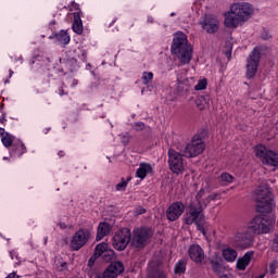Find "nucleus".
<instances>
[{
	"instance_id": "obj_32",
	"label": "nucleus",
	"mask_w": 278,
	"mask_h": 278,
	"mask_svg": "<svg viewBox=\"0 0 278 278\" xmlns=\"http://www.w3.org/2000/svg\"><path fill=\"white\" fill-rule=\"evenodd\" d=\"M220 179L224 184H226V186H229V184H233V176H231V174L229 173H223L220 175Z\"/></svg>"
},
{
	"instance_id": "obj_34",
	"label": "nucleus",
	"mask_w": 278,
	"mask_h": 278,
	"mask_svg": "<svg viewBox=\"0 0 278 278\" xmlns=\"http://www.w3.org/2000/svg\"><path fill=\"white\" fill-rule=\"evenodd\" d=\"M75 53H77V56L79 58V60H81V62L87 61L88 52L86 50L77 49L75 50Z\"/></svg>"
},
{
	"instance_id": "obj_21",
	"label": "nucleus",
	"mask_w": 278,
	"mask_h": 278,
	"mask_svg": "<svg viewBox=\"0 0 278 278\" xmlns=\"http://www.w3.org/2000/svg\"><path fill=\"white\" fill-rule=\"evenodd\" d=\"M222 257H224L225 262L233 263L238 260V251L233 248H224L222 251Z\"/></svg>"
},
{
	"instance_id": "obj_9",
	"label": "nucleus",
	"mask_w": 278,
	"mask_h": 278,
	"mask_svg": "<svg viewBox=\"0 0 278 278\" xmlns=\"http://www.w3.org/2000/svg\"><path fill=\"white\" fill-rule=\"evenodd\" d=\"M168 164L172 173L176 175L181 174L186 170V163H184V155L181 153L175 151L174 149L168 150Z\"/></svg>"
},
{
	"instance_id": "obj_56",
	"label": "nucleus",
	"mask_w": 278,
	"mask_h": 278,
	"mask_svg": "<svg viewBox=\"0 0 278 278\" xmlns=\"http://www.w3.org/2000/svg\"><path fill=\"white\" fill-rule=\"evenodd\" d=\"M170 16H175V13H172Z\"/></svg>"
},
{
	"instance_id": "obj_33",
	"label": "nucleus",
	"mask_w": 278,
	"mask_h": 278,
	"mask_svg": "<svg viewBox=\"0 0 278 278\" xmlns=\"http://www.w3.org/2000/svg\"><path fill=\"white\" fill-rule=\"evenodd\" d=\"M175 273L177 275H181L182 273H186V262L179 261L175 266Z\"/></svg>"
},
{
	"instance_id": "obj_14",
	"label": "nucleus",
	"mask_w": 278,
	"mask_h": 278,
	"mask_svg": "<svg viewBox=\"0 0 278 278\" xmlns=\"http://www.w3.org/2000/svg\"><path fill=\"white\" fill-rule=\"evenodd\" d=\"M199 25H201L202 29H204V31L207 34H216V31H218L220 22H218L215 16L206 15L204 16L203 21L199 22Z\"/></svg>"
},
{
	"instance_id": "obj_52",
	"label": "nucleus",
	"mask_w": 278,
	"mask_h": 278,
	"mask_svg": "<svg viewBox=\"0 0 278 278\" xmlns=\"http://www.w3.org/2000/svg\"><path fill=\"white\" fill-rule=\"evenodd\" d=\"M227 56H228V58H231V52H228V53H227Z\"/></svg>"
},
{
	"instance_id": "obj_4",
	"label": "nucleus",
	"mask_w": 278,
	"mask_h": 278,
	"mask_svg": "<svg viewBox=\"0 0 278 278\" xmlns=\"http://www.w3.org/2000/svg\"><path fill=\"white\" fill-rule=\"evenodd\" d=\"M254 199L261 214H268L275 210V195L267 185H262L254 191Z\"/></svg>"
},
{
	"instance_id": "obj_43",
	"label": "nucleus",
	"mask_w": 278,
	"mask_h": 278,
	"mask_svg": "<svg viewBox=\"0 0 278 278\" xmlns=\"http://www.w3.org/2000/svg\"><path fill=\"white\" fill-rule=\"evenodd\" d=\"M3 123H5V115H2L0 117V125H3Z\"/></svg>"
},
{
	"instance_id": "obj_26",
	"label": "nucleus",
	"mask_w": 278,
	"mask_h": 278,
	"mask_svg": "<svg viewBox=\"0 0 278 278\" xmlns=\"http://www.w3.org/2000/svg\"><path fill=\"white\" fill-rule=\"evenodd\" d=\"M195 105L200 110H206V108H210V96H200L195 100Z\"/></svg>"
},
{
	"instance_id": "obj_42",
	"label": "nucleus",
	"mask_w": 278,
	"mask_h": 278,
	"mask_svg": "<svg viewBox=\"0 0 278 278\" xmlns=\"http://www.w3.org/2000/svg\"><path fill=\"white\" fill-rule=\"evenodd\" d=\"M8 132H5V128L0 127V138L5 136Z\"/></svg>"
},
{
	"instance_id": "obj_3",
	"label": "nucleus",
	"mask_w": 278,
	"mask_h": 278,
	"mask_svg": "<svg viewBox=\"0 0 278 278\" xmlns=\"http://www.w3.org/2000/svg\"><path fill=\"white\" fill-rule=\"evenodd\" d=\"M170 51L178 58L181 64H190L192 60V46L188 43V36L186 34L181 31L175 34Z\"/></svg>"
},
{
	"instance_id": "obj_49",
	"label": "nucleus",
	"mask_w": 278,
	"mask_h": 278,
	"mask_svg": "<svg viewBox=\"0 0 278 278\" xmlns=\"http://www.w3.org/2000/svg\"><path fill=\"white\" fill-rule=\"evenodd\" d=\"M9 73H10V77H12V75H14V72L12 70H10Z\"/></svg>"
},
{
	"instance_id": "obj_2",
	"label": "nucleus",
	"mask_w": 278,
	"mask_h": 278,
	"mask_svg": "<svg viewBox=\"0 0 278 278\" xmlns=\"http://www.w3.org/2000/svg\"><path fill=\"white\" fill-rule=\"evenodd\" d=\"M216 197H218L216 193L207 194L205 189H201L195 195L198 204H191L189 213L185 217L186 225H192L193 223L199 225L203 218V205L206 207L210 202L216 201Z\"/></svg>"
},
{
	"instance_id": "obj_22",
	"label": "nucleus",
	"mask_w": 278,
	"mask_h": 278,
	"mask_svg": "<svg viewBox=\"0 0 278 278\" xmlns=\"http://www.w3.org/2000/svg\"><path fill=\"white\" fill-rule=\"evenodd\" d=\"M253 257V252H247L242 257L237 260V268L238 270H247V266L251 264V258Z\"/></svg>"
},
{
	"instance_id": "obj_8",
	"label": "nucleus",
	"mask_w": 278,
	"mask_h": 278,
	"mask_svg": "<svg viewBox=\"0 0 278 278\" xmlns=\"http://www.w3.org/2000/svg\"><path fill=\"white\" fill-rule=\"evenodd\" d=\"M131 240V230L128 228H122L115 232L113 236V249L116 251H125L127 249V244H129Z\"/></svg>"
},
{
	"instance_id": "obj_28",
	"label": "nucleus",
	"mask_w": 278,
	"mask_h": 278,
	"mask_svg": "<svg viewBox=\"0 0 278 278\" xmlns=\"http://www.w3.org/2000/svg\"><path fill=\"white\" fill-rule=\"evenodd\" d=\"M254 153L256 157H260V160L263 162L266 157V154L268 153V149H266V147L263 144H258L254 148Z\"/></svg>"
},
{
	"instance_id": "obj_37",
	"label": "nucleus",
	"mask_w": 278,
	"mask_h": 278,
	"mask_svg": "<svg viewBox=\"0 0 278 278\" xmlns=\"http://www.w3.org/2000/svg\"><path fill=\"white\" fill-rule=\"evenodd\" d=\"M150 278H166V275L164 274V271H162V270H156V271H154L151 276H150Z\"/></svg>"
},
{
	"instance_id": "obj_20",
	"label": "nucleus",
	"mask_w": 278,
	"mask_h": 278,
	"mask_svg": "<svg viewBox=\"0 0 278 278\" xmlns=\"http://www.w3.org/2000/svg\"><path fill=\"white\" fill-rule=\"evenodd\" d=\"M153 173V167L149 163H140L139 168L136 170V177L144 179L148 175Z\"/></svg>"
},
{
	"instance_id": "obj_35",
	"label": "nucleus",
	"mask_w": 278,
	"mask_h": 278,
	"mask_svg": "<svg viewBox=\"0 0 278 278\" xmlns=\"http://www.w3.org/2000/svg\"><path fill=\"white\" fill-rule=\"evenodd\" d=\"M207 88V79L203 78L194 86V90H205Z\"/></svg>"
},
{
	"instance_id": "obj_6",
	"label": "nucleus",
	"mask_w": 278,
	"mask_h": 278,
	"mask_svg": "<svg viewBox=\"0 0 278 278\" xmlns=\"http://www.w3.org/2000/svg\"><path fill=\"white\" fill-rule=\"evenodd\" d=\"M275 225V218L268 217L267 215H261L254 217L249 224V229L255 233H268Z\"/></svg>"
},
{
	"instance_id": "obj_18",
	"label": "nucleus",
	"mask_w": 278,
	"mask_h": 278,
	"mask_svg": "<svg viewBox=\"0 0 278 278\" xmlns=\"http://www.w3.org/2000/svg\"><path fill=\"white\" fill-rule=\"evenodd\" d=\"M94 255L97 257H101V255H103L106 262H111L114 257V252L112 250H108V243H100L96 247Z\"/></svg>"
},
{
	"instance_id": "obj_50",
	"label": "nucleus",
	"mask_w": 278,
	"mask_h": 278,
	"mask_svg": "<svg viewBox=\"0 0 278 278\" xmlns=\"http://www.w3.org/2000/svg\"><path fill=\"white\" fill-rule=\"evenodd\" d=\"M60 97H64V90L60 91Z\"/></svg>"
},
{
	"instance_id": "obj_17",
	"label": "nucleus",
	"mask_w": 278,
	"mask_h": 278,
	"mask_svg": "<svg viewBox=\"0 0 278 278\" xmlns=\"http://www.w3.org/2000/svg\"><path fill=\"white\" fill-rule=\"evenodd\" d=\"M60 62L61 64H64V66L71 72L79 68V64H77V59L73 56V52L65 53V55L60 59Z\"/></svg>"
},
{
	"instance_id": "obj_31",
	"label": "nucleus",
	"mask_w": 278,
	"mask_h": 278,
	"mask_svg": "<svg viewBox=\"0 0 278 278\" xmlns=\"http://www.w3.org/2000/svg\"><path fill=\"white\" fill-rule=\"evenodd\" d=\"M130 180L131 178H127V180H125V178H122L121 182H118L115 187L117 192L125 191V189L127 188V184H129Z\"/></svg>"
},
{
	"instance_id": "obj_51",
	"label": "nucleus",
	"mask_w": 278,
	"mask_h": 278,
	"mask_svg": "<svg viewBox=\"0 0 278 278\" xmlns=\"http://www.w3.org/2000/svg\"><path fill=\"white\" fill-rule=\"evenodd\" d=\"M219 278H229L227 275H222Z\"/></svg>"
},
{
	"instance_id": "obj_7",
	"label": "nucleus",
	"mask_w": 278,
	"mask_h": 278,
	"mask_svg": "<svg viewBox=\"0 0 278 278\" xmlns=\"http://www.w3.org/2000/svg\"><path fill=\"white\" fill-rule=\"evenodd\" d=\"M205 151V141L201 138V136L195 135L192 137L191 141L187 143L184 153L186 157H197L201 155Z\"/></svg>"
},
{
	"instance_id": "obj_40",
	"label": "nucleus",
	"mask_w": 278,
	"mask_h": 278,
	"mask_svg": "<svg viewBox=\"0 0 278 278\" xmlns=\"http://www.w3.org/2000/svg\"><path fill=\"white\" fill-rule=\"evenodd\" d=\"M144 212H147V210H144V207L140 206L135 211V216H140L141 214H144Z\"/></svg>"
},
{
	"instance_id": "obj_23",
	"label": "nucleus",
	"mask_w": 278,
	"mask_h": 278,
	"mask_svg": "<svg viewBox=\"0 0 278 278\" xmlns=\"http://www.w3.org/2000/svg\"><path fill=\"white\" fill-rule=\"evenodd\" d=\"M111 231H112V226H110V224L105 222L100 223L97 231V240H103L105 236H110Z\"/></svg>"
},
{
	"instance_id": "obj_36",
	"label": "nucleus",
	"mask_w": 278,
	"mask_h": 278,
	"mask_svg": "<svg viewBox=\"0 0 278 278\" xmlns=\"http://www.w3.org/2000/svg\"><path fill=\"white\" fill-rule=\"evenodd\" d=\"M277 268H278V262L277 261H273L269 265V273L270 275H275L277 273Z\"/></svg>"
},
{
	"instance_id": "obj_46",
	"label": "nucleus",
	"mask_w": 278,
	"mask_h": 278,
	"mask_svg": "<svg viewBox=\"0 0 278 278\" xmlns=\"http://www.w3.org/2000/svg\"><path fill=\"white\" fill-rule=\"evenodd\" d=\"M59 227H60L61 229H66V225H65L64 223H60V224H59Z\"/></svg>"
},
{
	"instance_id": "obj_16",
	"label": "nucleus",
	"mask_w": 278,
	"mask_h": 278,
	"mask_svg": "<svg viewBox=\"0 0 278 278\" xmlns=\"http://www.w3.org/2000/svg\"><path fill=\"white\" fill-rule=\"evenodd\" d=\"M189 257L192 260V262H195V264H202L203 260H205V252L203 251V248L199 244H192L189 247L188 250Z\"/></svg>"
},
{
	"instance_id": "obj_44",
	"label": "nucleus",
	"mask_w": 278,
	"mask_h": 278,
	"mask_svg": "<svg viewBox=\"0 0 278 278\" xmlns=\"http://www.w3.org/2000/svg\"><path fill=\"white\" fill-rule=\"evenodd\" d=\"M14 277H16V273L15 271H13V273H11V274H9L7 276V278H14Z\"/></svg>"
},
{
	"instance_id": "obj_39",
	"label": "nucleus",
	"mask_w": 278,
	"mask_h": 278,
	"mask_svg": "<svg viewBox=\"0 0 278 278\" xmlns=\"http://www.w3.org/2000/svg\"><path fill=\"white\" fill-rule=\"evenodd\" d=\"M70 10H71V12H73V10H77L76 12L81 13V11H79V4H77V2H75V1H72Z\"/></svg>"
},
{
	"instance_id": "obj_55",
	"label": "nucleus",
	"mask_w": 278,
	"mask_h": 278,
	"mask_svg": "<svg viewBox=\"0 0 278 278\" xmlns=\"http://www.w3.org/2000/svg\"><path fill=\"white\" fill-rule=\"evenodd\" d=\"M74 86H77V80H74Z\"/></svg>"
},
{
	"instance_id": "obj_11",
	"label": "nucleus",
	"mask_w": 278,
	"mask_h": 278,
	"mask_svg": "<svg viewBox=\"0 0 278 278\" xmlns=\"http://www.w3.org/2000/svg\"><path fill=\"white\" fill-rule=\"evenodd\" d=\"M261 59H262V52L260 51V48H254L248 58V63H247L248 79H252V77H255V74L257 73V68L260 66Z\"/></svg>"
},
{
	"instance_id": "obj_15",
	"label": "nucleus",
	"mask_w": 278,
	"mask_h": 278,
	"mask_svg": "<svg viewBox=\"0 0 278 278\" xmlns=\"http://www.w3.org/2000/svg\"><path fill=\"white\" fill-rule=\"evenodd\" d=\"M125 266L121 262H114L103 271L102 276H97L96 278H116L118 275L124 273Z\"/></svg>"
},
{
	"instance_id": "obj_47",
	"label": "nucleus",
	"mask_w": 278,
	"mask_h": 278,
	"mask_svg": "<svg viewBox=\"0 0 278 278\" xmlns=\"http://www.w3.org/2000/svg\"><path fill=\"white\" fill-rule=\"evenodd\" d=\"M178 84H185V80H181V78L177 77Z\"/></svg>"
},
{
	"instance_id": "obj_54",
	"label": "nucleus",
	"mask_w": 278,
	"mask_h": 278,
	"mask_svg": "<svg viewBox=\"0 0 278 278\" xmlns=\"http://www.w3.org/2000/svg\"><path fill=\"white\" fill-rule=\"evenodd\" d=\"M148 21H149L150 23H153V18H149Z\"/></svg>"
},
{
	"instance_id": "obj_29",
	"label": "nucleus",
	"mask_w": 278,
	"mask_h": 278,
	"mask_svg": "<svg viewBox=\"0 0 278 278\" xmlns=\"http://www.w3.org/2000/svg\"><path fill=\"white\" fill-rule=\"evenodd\" d=\"M2 144L7 148L10 149L12 147V142H14V137L7 132L2 138H1Z\"/></svg>"
},
{
	"instance_id": "obj_57",
	"label": "nucleus",
	"mask_w": 278,
	"mask_h": 278,
	"mask_svg": "<svg viewBox=\"0 0 278 278\" xmlns=\"http://www.w3.org/2000/svg\"><path fill=\"white\" fill-rule=\"evenodd\" d=\"M3 160H8V157H7V156H4V157H3Z\"/></svg>"
},
{
	"instance_id": "obj_25",
	"label": "nucleus",
	"mask_w": 278,
	"mask_h": 278,
	"mask_svg": "<svg viewBox=\"0 0 278 278\" xmlns=\"http://www.w3.org/2000/svg\"><path fill=\"white\" fill-rule=\"evenodd\" d=\"M25 153H27V148L25 147V143H23V141H16L13 144L11 155H17L18 157H21V155Z\"/></svg>"
},
{
	"instance_id": "obj_10",
	"label": "nucleus",
	"mask_w": 278,
	"mask_h": 278,
	"mask_svg": "<svg viewBox=\"0 0 278 278\" xmlns=\"http://www.w3.org/2000/svg\"><path fill=\"white\" fill-rule=\"evenodd\" d=\"M152 237L153 230L151 228H137L132 231V247L140 249L144 247Z\"/></svg>"
},
{
	"instance_id": "obj_27",
	"label": "nucleus",
	"mask_w": 278,
	"mask_h": 278,
	"mask_svg": "<svg viewBox=\"0 0 278 278\" xmlns=\"http://www.w3.org/2000/svg\"><path fill=\"white\" fill-rule=\"evenodd\" d=\"M55 40L60 42V45H68L71 42V35L66 30H60L55 35Z\"/></svg>"
},
{
	"instance_id": "obj_30",
	"label": "nucleus",
	"mask_w": 278,
	"mask_h": 278,
	"mask_svg": "<svg viewBox=\"0 0 278 278\" xmlns=\"http://www.w3.org/2000/svg\"><path fill=\"white\" fill-rule=\"evenodd\" d=\"M141 81L143 86H149L151 81H153V73L152 72H143L141 75Z\"/></svg>"
},
{
	"instance_id": "obj_1",
	"label": "nucleus",
	"mask_w": 278,
	"mask_h": 278,
	"mask_svg": "<svg viewBox=\"0 0 278 278\" xmlns=\"http://www.w3.org/2000/svg\"><path fill=\"white\" fill-rule=\"evenodd\" d=\"M255 14V8L249 2H235L224 13V25L228 29H238L248 23Z\"/></svg>"
},
{
	"instance_id": "obj_13",
	"label": "nucleus",
	"mask_w": 278,
	"mask_h": 278,
	"mask_svg": "<svg viewBox=\"0 0 278 278\" xmlns=\"http://www.w3.org/2000/svg\"><path fill=\"white\" fill-rule=\"evenodd\" d=\"M186 212V205L182 202H174L166 210V218L170 223H175Z\"/></svg>"
},
{
	"instance_id": "obj_5",
	"label": "nucleus",
	"mask_w": 278,
	"mask_h": 278,
	"mask_svg": "<svg viewBox=\"0 0 278 278\" xmlns=\"http://www.w3.org/2000/svg\"><path fill=\"white\" fill-rule=\"evenodd\" d=\"M253 236H255L249 226H241L237 228L232 236V242L239 249H251L253 247Z\"/></svg>"
},
{
	"instance_id": "obj_12",
	"label": "nucleus",
	"mask_w": 278,
	"mask_h": 278,
	"mask_svg": "<svg viewBox=\"0 0 278 278\" xmlns=\"http://www.w3.org/2000/svg\"><path fill=\"white\" fill-rule=\"evenodd\" d=\"M90 240V230L80 228L71 240L70 247L73 251H79Z\"/></svg>"
},
{
	"instance_id": "obj_41",
	"label": "nucleus",
	"mask_w": 278,
	"mask_h": 278,
	"mask_svg": "<svg viewBox=\"0 0 278 278\" xmlns=\"http://www.w3.org/2000/svg\"><path fill=\"white\" fill-rule=\"evenodd\" d=\"M135 129L137 131H142V129H144V124L143 123H137L135 124Z\"/></svg>"
},
{
	"instance_id": "obj_19",
	"label": "nucleus",
	"mask_w": 278,
	"mask_h": 278,
	"mask_svg": "<svg viewBox=\"0 0 278 278\" xmlns=\"http://www.w3.org/2000/svg\"><path fill=\"white\" fill-rule=\"evenodd\" d=\"M262 162H263V164H266L267 166H270L271 168H278V153L273 150L267 149L265 159H263Z\"/></svg>"
},
{
	"instance_id": "obj_45",
	"label": "nucleus",
	"mask_w": 278,
	"mask_h": 278,
	"mask_svg": "<svg viewBox=\"0 0 278 278\" xmlns=\"http://www.w3.org/2000/svg\"><path fill=\"white\" fill-rule=\"evenodd\" d=\"M14 257H18V254H16V252H11V260H14Z\"/></svg>"
},
{
	"instance_id": "obj_38",
	"label": "nucleus",
	"mask_w": 278,
	"mask_h": 278,
	"mask_svg": "<svg viewBox=\"0 0 278 278\" xmlns=\"http://www.w3.org/2000/svg\"><path fill=\"white\" fill-rule=\"evenodd\" d=\"M261 38L263 40H270L273 38V35H270V33H268V30H263L262 35H261Z\"/></svg>"
},
{
	"instance_id": "obj_24",
	"label": "nucleus",
	"mask_w": 278,
	"mask_h": 278,
	"mask_svg": "<svg viewBox=\"0 0 278 278\" xmlns=\"http://www.w3.org/2000/svg\"><path fill=\"white\" fill-rule=\"evenodd\" d=\"M73 31L78 35L84 34V23L81 22L80 12H74Z\"/></svg>"
},
{
	"instance_id": "obj_48",
	"label": "nucleus",
	"mask_w": 278,
	"mask_h": 278,
	"mask_svg": "<svg viewBox=\"0 0 278 278\" xmlns=\"http://www.w3.org/2000/svg\"><path fill=\"white\" fill-rule=\"evenodd\" d=\"M60 157H64V152H59Z\"/></svg>"
},
{
	"instance_id": "obj_53",
	"label": "nucleus",
	"mask_w": 278,
	"mask_h": 278,
	"mask_svg": "<svg viewBox=\"0 0 278 278\" xmlns=\"http://www.w3.org/2000/svg\"><path fill=\"white\" fill-rule=\"evenodd\" d=\"M61 266H62V268H64V266H66V263H62Z\"/></svg>"
}]
</instances>
